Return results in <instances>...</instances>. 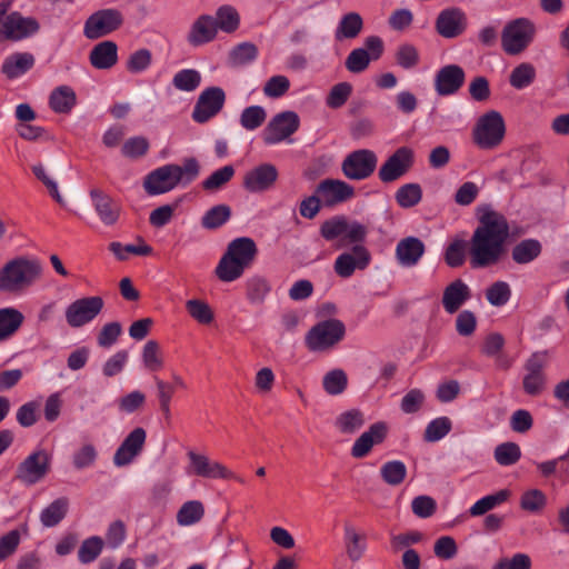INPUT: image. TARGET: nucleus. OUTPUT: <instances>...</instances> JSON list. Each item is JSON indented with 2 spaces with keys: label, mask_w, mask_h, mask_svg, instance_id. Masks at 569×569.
I'll return each mask as SVG.
<instances>
[{
  "label": "nucleus",
  "mask_w": 569,
  "mask_h": 569,
  "mask_svg": "<svg viewBox=\"0 0 569 569\" xmlns=\"http://www.w3.org/2000/svg\"><path fill=\"white\" fill-rule=\"evenodd\" d=\"M537 77V71L530 62H522L518 64L509 76V83L517 90H522L533 83Z\"/></svg>",
  "instance_id": "58836bf2"
},
{
  "label": "nucleus",
  "mask_w": 569,
  "mask_h": 569,
  "mask_svg": "<svg viewBox=\"0 0 569 569\" xmlns=\"http://www.w3.org/2000/svg\"><path fill=\"white\" fill-rule=\"evenodd\" d=\"M426 252V246L417 237H406L396 246V260L405 268H411L418 264Z\"/></svg>",
  "instance_id": "a878e982"
},
{
  "label": "nucleus",
  "mask_w": 569,
  "mask_h": 569,
  "mask_svg": "<svg viewBox=\"0 0 569 569\" xmlns=\"http://www.w3.org/2000/svg\"><path fill=\"white\" fill-rule=\"evenodd\" d=\"M89 61L96 69H111L118 61V46L110 40L99 42L91 49Z\"/></svg>",
  "instance_id": "c756f323"
},
{
  "label": "nucleus",
  "mask_w": 569,
  "mask_h": 569,
  "mask_svg": "<svg viewBox=\"0 0 569 569\" xmlns=\"http://www.w3.org/2000/svg\"><path fill=\"white\" fill-rule=\"evenodd\" d=\"M97 449L92 443H86L72 456V463L76 469L81 470L92 466L97 459Z\"/></svg>",
  "instance_id": "774afa93"
},
{
  "label": "nucleus",
  "mask_w": 569,
  "mask_h": 569,
  "mask_svg": "<svg viewBox=\"0 0 569 569\" xmlns=\"http://www.w3.org/2000/svg\"><path fill=\"white\" fill-rule=\"evenodd\" d=\"M343 546L346 556L351 562H358L367 550L366 535L350 521L343 523Z\"/></svg>",
  "instance_id": "cd10ccee"
},
{
  "label": "nucleus",
  "mask_w": 569,
  "mask_h": 569,
  "mask_svg": "<svg viewBox=\"0 0 569 569\" xmlns=\"http://www.w3.org/2000/svg\"><path fill=\"white\" fill-rule=\"evenodd\" d=\"M547 505L546 495L539 489L525 491L520 498V507L528 512H540Z\"/></svg>",
  "instance_id": "6e6d98bb"
},
{
  "label": "nucleus",
  "mask_w": 569,
  "mask_h": 569,
  "mask_svg": "<svg viewBox=\"0 0 569 569\" xmlns=\"http://www.w3.org/2000/svg\"><path fill=\"white\" fill-rule=\"evenodd\" d=\"M267 119V112L261 106H250L242 110L240 114V124L246 130L258 129Z\"/></svg>",
  "instance_id": "5fc2aeb1"
},
{
  "label": "nucleus",
  "mask_w": 569,
  "mask_h": 569,
  "mask_svg": "<svg viewBox=\"0 0 569 569\" xmlns=\"http://www.w3.org/2000/svg\"><path fill=\"white\" fill-rule=\"evenodd\" d=\"M493 456L500 466H512L521 458V450L515 442H503L495 448Z\"/></svg>",
  "instance_id": "603ef678"
},
{
  "label": "nucleus",
  "mask_w": 569,
  "mask_h": 569,
  "mask_svg": "<svg viewBox=\"0 0 569 569\" xmlns=\"http://www.w3.org/2000/svg\"><path fill=\"white\" fill-rule=\"evenodd\" d=\"M156 388H157V398L159 401V407L163 416L169 419L171 411H170V403L172 400V397L174 395V385L170 383L168 381H164L160 379L159 377L153 378Z\"/></svg>",
  "instance_id": "864d4df0"
},
{
  "label": "nucleus",
  "mask_w": 569,
  "mask_h": 569,
  "mask_svg": "<svg viewBox=\"0 0 569 569\" xmlns=\"http://www.w3.org/2000/svg\"><path fill=\"white\" fill-rule=\"evenodd\" d=\"M471 297V291L467 283H465L461 279H456L450 284H448L442 295V306L443 309L452 315L457 312L461 306L469 300Z\"/></svg>",
  "instance_id": "c85d7f7f"
},
{
  "label": "nucleus",
  "mask_w": 569,
  "mask_h": 569,
  "mask_svg": "<svg viewBox=\"0 0 569 569\" xmlns=\"http://www.w3.org/2000/svg\"><path fill=\"white\" fill-rule=\"evenodd\" d=\"M199 174V163L194 158H189L183 166L166 164L147 174L143 188L150 196L162 194L171 191L178 184H188Z\"/></svg>",
  "instance_id": "20e7f679"
},
{
  "label": "nucleus",
  "mask_w": 569,
  "mask_h": 569,
  "mask_svg": "<svg viewBox=\"0 0 569 569\" xmlns=\"http://www.w3.org/2000/svg\"><path fill=\"white\" fill-rule=\"evenodd\" d=\"M147 439L146 430L141 427L134 428L121 442L113 455V463L117 467H124L142 452Z\"/></svg>",
  "instance_id": "aec40b11"
},
{
  "label": "nucleus",
  "mask_w": 569,
  "mask_h": 569,
  "mask_svg": "<svg viewBox=\"0 0 569 569\" xmlns=\"http://www.w3.org/2000/svg\"><path fill=\"white\" fill-rule=\"evenodd\" d=\"M363 28V20L357 12H349L342 16L341 20L335 32V38L338 41L343 39L356 38Z\"/></svg>",
  "instance_id": "f704fd0d"
},
{
  "label": "nucleus",
  "mask_w": 569,
  "mask_h": 569,
  "mask_svg": "<svg viewBox=\"0 0 569 569\" xmlns=\"http://www.w3.org/2000/svg\"><path fill=\"white\" fill-rule=\"evenodd\" d=\"M509 237L507 219L489 208L483 209L480 223L475 230L469 248L472 268H486L496 264L505 252V242Z\"/></svg>",
  "instance_id": "f03ea898"
},
{
  "label": "nucleus",
  "mask_w": 569,
  "mask_h": 569,
  "mask_svg": "<svg viewBox=\"0 0 569 569\" xmlns=\"http://www.w3.org/2000/svg\"><path fill=\"white\" fill-rule=\"evenodd\" d=\"M388 427L385 422L379 421L369 427L359 438L356 439L351 447V456L356 459L367 457L376 445L385 441Z\"/></svg>",
  "instance_id": "b1692460"
},
{
  "label": "nucleus",
  "mask_w": 569,
  "mask_h": 569,
  "mask_svg": "<svg viewBox=\"0 0 569 569\" xmlns=\"http://www.w3.org/2000/svg\"><path fill=\"white\" fill-rule=\"evenodd\" d=\"M142 361L144 367L150 371H159L163 368V357L160 346L154 340L146 342L142 350Z\"/></svg>",
  "instance_id": "3c124183"
},
{
  "label": "nucleus",
  "mask_w": 569,
  "mask_h": 569,
  "mask_svg": "<svg viewBox=\"0 0 569 569\" xmlns=\"http://www.w3.org/2000/svg\"><path fill=\"white\" fill-rule=\"evenodd\" d=\"M34 61L36 59L32 53L16 52L4 59L1 72L8 79H16L29 71L34 66Z\"/></svg>",
  "instance_id": "7c9ffc66"
},
{
  "label": "nucleus",
  "mask_w": 569,
  "mask_h": 569,
  "mask_svg": "<svg viewBox=\"0 0 569 569\" xmlns=\"http://www.w3.org/2000/svg\"><path fill=\"white\" fill-rule=\"evenodd\" d=\"M226 103V92L220 87H208L201 91L193 107L191 118L197 123H207L217 117Z\"/></svg>",
  "instance_id": "f8f14e48"
},
{
  "label": "nucleus",
  "mask_w": 569,
  "mask_h": 569,
  "mask_svg": "<svg viewBox=\"0 0 569 569\" xmlns=\"http://www.w3.org/2000/svg\"><path fill=\"white\" fill-rule=\"evenodd\" d=\"M451 428L452 422L448 417L436 418L427 425L423 439L427 442L439 441L450 432Z\"/></svg>",
  "instance_id": "8fccbe9b"
},
{
  "label": "nucleus",
  "mask_w": 569,
  "mask_h": 569,
  "mask_svg": "<svg viewBox=\"0 0 569 569\" xmlns=\"http://www.w3.org/2000/svg\"><path fill=\"white\" fill-rule=\"evenodd\" d=\"M204 516V508L202 502L191 500L184 502L177 513V522L180 526L187 527L199 522Z\"/></svg>",
  "instance_id": "79ce46f5"
},
{
  "label": "nucleus",
  "mask_w": 569,
  "mask_h": 569,
  "mask_svg": "<svg viewBox=\"0 0 569 569\" xmlns=\"http://www.w3.org/2000/svg\"><path fill=\"white\" fill-rule=\"evenodd\" d=\"M346 327L339 319L319 321L307 332L305 345L311 352H326L333 349L345 337Z\"/></svg>",
  "instance_id": "423d86ee"
},
{
  "label": "nucleus",
  "mask_w": 569,
  "mask_h": 569,
  "mask_svg": "<svg viewBox=\"0 0 569 569\" xmlns=\"http://www.w3.org/2000/svg\"><path fill=\"white\" fill-rule=\"evenodd\" d=\"M186 308L189 315L199 323L209 325L214 318L212 309L203 300H188L186 302Z\"/></svg>",
  "instance_id": "4d7b16f0"
},
{
  "label": "nucleus",
  "mask_w": 569,
  "mask_h": 569,
  "mask_svg": "<svg viewBox=\"0 0 569 569\" xmlns=\"http://www.w3.org/2000/svg\"><path fill=\"white\" fill-rule=\"evenodd\" d=\"M110 251L119 259L126 260L128 258V253H133L138 256H148L152 252V248L140 240V244H121L120 242H111L109 246Z\"/></svg>",
  "instance_id": "680f3d73"
},
{
  "label": "nucleus",
  "mask_w": 569,
  "mask_h": 569,
  "mask_svg": "<svg viewBox=\"0 0 569 569\" xmlns=\"http://www.w3.org/2000/svg\"><path fill=\"white\" fill-rule=\"evenodd\" d=\"M258 56V48L251 42H242L230 52V59L234 66H243L253 61Z\"/></svg>",
  "instance_id": "338daca9"
},
{
  "label": "nucleus",
  "mask_w": 569,
  "mask_h": 569,
  "mask_svg": "<svg viewBox=\"0 0 569 569\" xmlns=\"http://www.w3.org/2000/svg\"><path fill=\"white\" fill-rule=\"evenodd\" d=\"M467 27V18L459 8L442 10L436 20L437 32L447 39L460 36Z\"/></svg>",
  "instance_id": "412c9836"
},
{
  "label": "nucleus",
  "mask_w": 569,
  "mask_h": 569,
  "mask_svg": "<svg viewBox=\"0 0 569 569\" xmlns=\"http://www.w3.org/2000/svg\"><path fill=\"white\" fill-rule=\"evenodd\" d=\"M90 198L96 213L104 226H113L118 222L121 213V206L109 194L100 189H91Z\"/></svg>",
  "instance_id": "5701e85b"
},
{
  "label": "nucleus",
  "mask_w": 569,
  "mask_h": 569,
  "mask_svg": "<svg viewBox=\"0 0 569 569\" xmlns=\"http://www.w3.org/2000/svg\"><path fill=\"white\" fill-rule=\"evenodd\" d=\"M122 333V327L120 322L112 321L102 326L98 336L97 343L103 349H108L113 346Z\"/></svg>",
  "instance_id": "bf43d9fd"
},
{
  "label": "nucleus",
  "mask_w": 569,
  "mask_h": 569,
  "mask_svg": "<svg viewBox=\"0 0 569 569\" xmlns=\"http://www.w3.org/2000/svg\"><path fill=\"white\" fill-rule=\"evenodd\" d=\"M352 93V86L349 82H339L335 84L327 99L326 103L331 109L341 108Z\"/></svg>",
  "instance_id": "e2e57ef3"
},
{
  "label": "nucleus",
  "mask_w": 569,
  "mask_h": 569,
  "mask_svg": "<svg viewBox=\"0 0 569 569\" xmlns=\"http://www.w3.org/2000/svg\"><path fill=\"white\" fill-rule=\"evenodd\" d=\"M103 541L100 537H91L86 539L79 548L78 557L80 562L90 563L101 553Z\"/></svg>",
  "instance_id": "052dcab7"
},
{
  "label": "nucleus",
  "mask_w": 569,
  "mask_h": 569,
  "mask_svg": "<svg viewBox=\"0 0 569 569\" xmlns=\"http://www.w3.org/2000/svg\"><path fill=\"white\" fill-rule=\"evenodd\" d=\"M317 193L325 206L332 207L351 199L355 189L342 180L326 179L318 184Z\"/></svg>",
  "instance_id": "4be33fe9"
},
{
  "label": "nucleus",
  "mask_w": 569,
  "mask_h": 569,
  "mask_svg": "<svg viewBox=\"0 0 569 569\" xmlns=\"http://www.w3.org/2000/svg\"><path fill=\"white\" fill-rule=\"evenodd\" d=\"M187 456L190 462L189 472L191 475L208 479H234L240 483H244L243 478L234 475L222 463L210 460L204 455L189 451Z\"/></svg>",
  "instance_id": "2eb2a0df"
},
{
  "label": "nucleus",
  "mask_w": 569,
  "mask_h": 569,
  "mask_svg": "<svg viewBox=\"0 0 569 569\" xmlns=\"http://www.w3.org/2000/svg\"><path fill=\"white\" fill-rule=\"evenodd\" d=\"M365 425L363 413L358 409L342 412L336 419V427L343 435H353Z\"/></svg>",
  "instance_id": "ea45409f"
},
{
  "label": "nucleus",
  "mask_w": 569,
  "mask_h": 569,
  "mask_svg": "<svg viewBox=\"0 0 569 569\" xmlns=\"http://www.w3.org/2000/svg\"><path fill=\"white\" fill-rule=\"evenodd\" d=\"M247 298L251 303H262L270 292L267 279L254 276L247 280Z\"/></svg>",
  "instance_id": "09e8293b"
},
{
  "label": "nucleus",
  "mask_w": 569,
  "mask_h": 569,
  "mask_svg": "<svg viewBox=\"0 0 569 569\" xmlns=\"http://www.w3.org/2000/svg\"><path fill=\"white\" fill-rule=\"evenodd\" d=\"M40 26L34 18L23 17L19 12H11L0 27V41H18L38 32Z\"/></svg>",
  "instance_id": "f3484780"
},
{
  "label": "nucleus",
  "mask_w": 569,
  "mask_h": 569,
  "mask_svg": "<svg viewBox=\"0 0 569 569\" xmlns=\"http://www.w3.org/2000/svg\"><path fill=\"white\" fill-rule=\"evenodd\" d=\"M511 297L510 286L505 281H496L486 290V298L490 305L501 307Z\"/></svg>",
  "instance_id": "13d9d810"
},
{
  "label": "nucleus",
  "mask_w": 569,
  "mask_h": 569,
  "mask_svg": "<svg viewBox=\"0 0 569 569\" xmlns=\"http://www.w3.org/2000/svg\"><path fill=\"white\" fill-rule=\"evenodd\" d=\"M23 315L14 308L0 309V342L10 339L22 326Z\"/></svg>",
  "instance_id": "2f4dec72"
},
{
  "label": "nucleus",
  "mask_w": 569,
  "mask_h": 569,
  "mask_svg": "<svg viewBox=\"0 0 569 569\" xmlns=\"http://www.w3.org/2000/svg\"><path fill=\"white\" fill-rule=\"evenodd\" d=\"M413 163V150L409 147H400L381 164L378 177L385 183L393 182L403 177Z\"/></svg>",
  "instance_id": "4468645a"
},
{
  "label": "nucleus",
  "mask_w": 569,
  "mask_h": 569,
  "mask_svg": "<svg viewBox=\"0 0 569 569\" xmlns=\"http://www.w3.org/2000/svg\"><path fill=\"white\" fill-rule=\"evenodd\" d=\"M234 168L227 164L213 171L206 180L202 181V189L208 192H216L223 188L234 176Z\"/></svg>",
  "instance_id": "37998d69"
},
{
  "label": "nucleus",
  "mask_w": 569,
  "mask_h": 569,
  "mask_svg": "<svg viewBox=\"0 0 569 569\" xmlns=\"http://www.w3.org/2000/svg\"><path fill=\"white\" fill-rule=\"evenodd\" d=\"M300 124L299 116L295 111H283L276 114L263 130L266 144L279 143L293 134Z\"/></svg>",
  "instance_id": "dca6fc26"
},
{
  "label": "nucleus",
  "mask_w": 569,
  "mask_h": 569,
  "mask_svg": "<svg viewBox=\"0 0 569 569\" xmlns=\"http://www.w3.org/2000/svg\"><path fill=\"white\" fill-rule=\"evenodd\" d=\"M122 22L123 17L119 10L101 9L86 20L83 34L90 40H96L118 30Z\"/></svg>",
  "instance_id": "ddd939ff"
},
{
  "label": "nucleus",
  "mask_w": 569,
  "mask_h": 569,
  "mask_svg": "<svg viewBox=\"0 0 569 569\" xmlns=\"http://www.w3.org/2000/svg\"><path fill=\"white\" fill-rule=\"evenodd\" d=\"M231 217V209L227 204H217L210 208L201 218V226L207 230H214L223 226Z\"/></svg>",
  "instance_id": "a19ab883"
},
{
  "label": "nucleus",
  "mask_w": 569,
  "mask_h": 569,
  "mask_svg": "<svg viewBox=\"0 0 569 569\" xmlns=\"http://www.w3.org/2000/svg\"><path fill=\"white\" fill-rule=\"evenodd\" d=\"M257 253L258 248L251 238L240 237L232 240L216 267V276L223 282L239 279L252 264Z\"/></svg>",
  "instance_id": "7ed1b4c3"
},
{
  "label": "nucleus",
  "mask_w": 569,
  "mask_h": 569,
  "mask_svg": "<svg viewBox=\"0 0 569 569\" xmlns=\"http://www.w3.org/2000/svg\"><path fill=\"white\" fill-rule=\"evenodd\" d=\"M536 29L528 19L520 18L509 22L501 34V46L506 53L516 56L531 43Z\"/></svg>",
  "instance_id": "1a4fd4ad"
},
{
  "label": "nucleus",
  "mask_w": 569,
  "mask_h": 569,
  "mask_svg": "<svg viewBox=\"0 0 569 569\" xmlns=\"http://www.w3.org/2000/svg\"><path fill=\"white\" fill-rule=\"evenodd\" d=\"M380 476L387 485L399 486L406 479L407 467L399 460L388 461L381 466Z\"/></svg>",
  "instance_id": "a18cd8bd"
},
{
  "label": "nucleus",
  "mask_w": 569,
  "mask_h": 569,
  "mask_svg": "<svg viewBox=\"0 0 569 569\" xmlns=\"http://www.w3.org/2000/svg\"><path fill=\"white\" fill-rule=\"evenodd\" d=\"M51 470V455L38 449L27 456L18 466L14 479L27 487L42 481Z\"/></svg>",
  "instance_id": "6e6552de"
},
{
  "label": "nucleus",
  "mask_w": 569,
  "mask_h": 569,
  "mask_svg": "<svg viewBox=\"0 0 569 569\" xmlns=\"http://www.w3.org/2000/svg\"><path fill=\"white\" fill-rule=\"evenodd\" d=\"M541 243L536 239H526L516 244L511 256L515 262L526 264L533 261L541 253Z\"/></svg>",
  "instance_id": "c9c22d12"
},
{
  "label": "nucleus",
  "mask_w": 569,
  "mask_h": 569,
  "mask_svg": "<svg viewBox=\"0 0 569 569\" xmlns=\"http://www.w3.org/2000/svg\"><path fill=\"white\" fill-rule=\"evenodd\" d=\"M41 271V264L37 260L12 259L0 269V291L20 292L30 287Z\"/></svg>",
  "instance_id": "39448f33"
},
{
  "label": "nucleus",
  "mask_w": 569,
  "mask_h": 569,
  "mask_svg": "<svg viewBox=\"0 0 569 569\" xmlns=\"http://www.w3.org/2000/svg\"><path fill=\"white\" fill-rule=\"evenodd\" d=\"M505 133L506 124L501 113L491 110L478 119L472 130V140L480 149L492 150L501 144Z\"/></svg>",
  "instance_id": "0eeeda50"
},
{
  "label": "nucleus",
  "mask_w": 569,
  "mask_h": 569,
  "mask_svg": "<svg viewBox=\"0 0 569 569\" xmlns=\"http://www.w3.org/2000/svg\"><path fill=\"white\" fill-rule=\"evenodd\" d=\"M103 307L104 301L99 296L77 299L66 308V321L71 328H81L93 321Z\"/></svg>",
  "instance_id": "9d476101"
},
{
  "label": "nucleus",
  "mask_w": 569,
  "mask_h": 569,
  "mask_svg": "<svg viewBox=\"0 0 569 569\" xmlns=\"http://www.w3.org/2000/svg\"><path fill=\"white\" fill-rule=\"evenodd\" d=\"M348 386L347 373L342 369L328 371L322 379V387L330 396L341 395Z\"/></svg>",
  "instance_id": "c03bdc74"
},
{
  "label": "nucleus",
  "mask_w": 569,
  "mask_h": 569,
  "mask_svg": "<svg viewBox=\"0 0 569 569\" xmlns=\"http://www.w3.org/2000/svg\"><path fill=\"white\" fill-rule=\"evenodd\" d=\"M320 234L327 241L338 239L337 248L352 246L351 250L340 253L333 263V270L340 278L348 279L356 270H366L370 264L371 253L363 246L368 236L367 226L345 216H336L321 223Z\"/></svg>",
  "instance_id": "f257e3e1"
},
{
  "label": "nucleus",
  "mask_w": 569,
  "mask_h": 569,
  "mask_svg": "<svg viewBox=\"0 0 569 569\" xmlns=\"http://www.w3.org/2000/svg\"><path fill=\"white\" fill-rule=\"evenodd\" d=\"M547 359L546 352H536L525 365L526 375L522 380L523 390L529 396H539L546 387V375L543 369Z\"/></svg>",
  "instance_id": "a211bd4d"
},
{
  "label": "nucleus",
  "mask_w": 569,
  "mask_h": 569,
  "mask_svg": "<svg viewBox=\"0 0 569 569\" xmlns=\"http://www.w3.org/2000/svg\"><path fill=\"white\" fill-rule=\"evenodd\" d=\"M76 92L68 86H60L56 88L49 98V104L57 113H69L76 106Z\"/></svg>",
  "instance_id": "473e14b6"
},
{
  "label": "nucleus",
  "mask_w": 569,
  "mask_h": 569,
  "mask_svg": "<svg viewBox=\"0 0 569 569\" xmlns=\"http://www.w3.org/2000/svg\"><path fill=\"white\" fill-rule=\"evenodd\" d=\"M278 170L271 163H261L246 172L242 186L251 193L270 190L278 180Z\"/></svg>",
  "instance_id": "6ab92c4d"
},
{
  "label": "nucleus",
  "mask_w": 569,
  "mask_h": 569,
  "mask_svg": "<svg viewBox=\"0 0 569 569\" xmlns=\"http://www.w3.org/2000/svg\"><path fill=\"white\" fill-rule=\"evenodd\" d=\"M395 198L401 208H411L421 201L422 189L418 183H407L397 190Z\"/></svg>",
  "instance_id": "de8ad7c7"
},
{
  "label": "nucleus",
  "mask_w": 569,
  "mask_h": 569,
  "mask_svg": "<svg viewBox=\"0 0 569 569\" xmlns=\"http://www.w3.org/2000/svg\"><path fill=\"white\" fill-rule=\"evenodd\" d=\"M467 242L461 239L453 240L446 249L445 261L451 268H458L466 260Z\"/></svg>",
  "instance_id": "0e129e2a"
},
{
  "label": "nucleus",
  "mask_w": 569,
  "mask_h": 569,
  "mask_svg": "<svg viewBox=\"0 0 569 569\" xmlns=\"http://www.w3.org/2000/svg\"><path fill=\"white\" fill-rule=\"evenodd\" d=\"M510 495L511 492L508 489H501L496 493L488 495L476 501L469 509V512L472 517L482 516L497 506L506 502L510 498Z\"/></svg>",
  "instance_id": "e433bc0d"
},
{
  "label": "nucleus",
  "mask_w": 569,
  "mask_h": 569,
  "mask_svg": "<svg viewBox=\"0 0 569 569\" xmlns=\"http://www.w3.org/2000/svg\"><path fill=\"white\" fill-rule=\"evenodd\" d=\"M69 500L66 497L53 500L40 513V521L43 527L51 528L59 525L67 516Z\"/></svg>",
  "instance_id": "72a5a7b5"
},
{
  "label": "nucleus",
  "mask_w": 569,
  "mask_h": 569,
  "mask_svg": "<svg viewBox=\"0 0 569 569\" xmlns=\"http://www.w3.org/2000/svg\"><path fill=\"white\" fill-rule=\"evenodd\" d=\"M378 157L370 149H358L350 152L341 163V171L350 180H365L372 176L377 168Z\"/></svg>",
  "instance_id": "9b49d317"
},
{
  "label": "nucleus",
  "mask_w": 569,
  "mask_h": 569,
  "mask_svg": "<svg viewBox=\"0 0 569 569\" xmlns=\"http://www.w3.org/2000/svg\"><path fill=\"white\" fill-rule=\"evenodd\" d=\"M371 61L369 52L365 48L353 49L346 59V68L352 73H361Z\"/></svg>",
  "instance_id": "69168bd1"
},
{
  "label": "nucleus",
  "mask_w": 569,
  "mask_h": 569,
  "mask_svg": "<svg viewBox=\"0 0 569 569\" xmlns=\"http://www.w3.org/2000/svg\"><path fill=\"white\" fill-rule=\"evenodd\" d=\"M201 83V74L194 69H182L172 79V84L180 91H194Z\"/></svg>",
  "instance_id": "49530a36"
},
{
  "label": "nucleus",
  "mask_w": 569,
  "mask_h": 569,
  "mask_svg": "<svg viewBox=\"0 0 569 569\" xmlns=\"http://www.w3.org/2000/svg\"><path fill=\"white\" fill-rule=\"evenodd\" d=\"M216 26L218 30L226 33L234 32L240 24V16L234 7L230 4H223L216 11Z\"/></svg>",
  "instance_id": "4c0bfd02"
},
{
  "label": "nucleus",
  "mask_w": 569,
  "mask_h": 569,
  "mask_svg": "<svg viewBox=\"0 0 569 569\" xmlns=\"http://www.w3.org/2000/svg\"><path fill=\"white\" fill-rule=\"evenodd\" d=\"M465 78V71L460 66H445L435 77V89L439 96L455 94L463 86Z\"/></svg>",
  "instance_id": "393cba45"
},
{
  "label": "nucleus",
  "mask_w": 569,
  "mask_h": 569,
  "mask_svg": "<svg viewBox=\"0 0 569 569\" xmlns=\"http://www.w3.org/2000/svg\"><path fill=\"white\" fill-rule=\"evenodd\" d=\"M218 29L214 17L210 14L199 16L192 23L187 40L193 47H199L213 41Z\"/></svg>",
  "instance_id": "bb28decb"
}]
</instances>
